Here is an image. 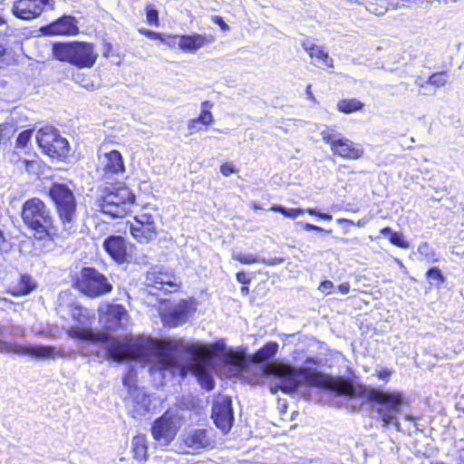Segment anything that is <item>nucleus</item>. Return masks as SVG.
<instances>
[{"label":"nucleus","mask_w":464,"mask_h":464,"mask_svg":"<svg viewBox=\"0 0 464 464\" xmlns=\"http://www.w3.org/2000/svg\"><path fill=\"white\" fill-rule=\"evenodd\" d=\"M296 225L299 227H296V230H299V229H305V230H314L316 232H320V233H323V232H332L331 229L327 230V229H324L318 226H315V225H312L308 222H303V221H300L298 223H296Z\"/></svg>","instance_id":"ea45409f"},{"label":"nucleus","mask_w":464,"mask_h":464,"mask_svg":"<svg viewBox=\"0 0 464 464\" xmlns=\"http://www.w3.org/2000/svg\"><path fill=\"white\" fill-rule=\"evenodd\" d=\"M35 140L43 152L52 158L65 159L70 153L69 141L53 127L46 126L38 130Z\"/></svg>","instance_id":"6e6552de"},{"label":"nucleus","mask_w":464,"mask_h":464,"mask_svg":"<svg viewBox=\"0 0 464 464\" xmlns=\"http://www.w3.org/2000/svg\"><path fill=\"white\" fill-rule=\"evenodd\" d=\"M426 81H424L421 77H418L414 83L416 85H418L420 88H422V89H425L426 87V84H429V82H425Z\"/></svg>","instance_id":"4d7b16f0"},{"label":"nucleus","mask_w":464,"mask_h":464,"mask_svg":"<svg viewBox=\"0 0 464 464\" xmlns=\"http://www.w3.org/2000/svg\"><path fill=\"white\" fill-rule=\"evenodd\" d=\"M55 205L60 221L65 231L71 230L76 218V198L72 190L63 183H53L48 192Z\"/></svg>","instance_id":"423d86ee"},{"label":"nucleus","mask_w":464,"mask_h":464,"mask_svg":"<svg viewBox=\"0 0 464 464\" xmlns=\"http://www.w3.org/2000/svg\"><path fill=\"white\" fill-rule=\"evenodd\" d=\"M233 258L235 260L239 261L242 264L245 265H250L254 263H263L266 266H277L279 264H282L285 259L282 257H275V258H260L256 256L251 255V254H245L242 252H235L233 253Z\"/></svg>","instance_id":"393cba45"},{"label":"nucleus","mask_w":464,"mask_h":464,"mask_svg":"<svg viewBox=\"0 0 464 464\" xmlns=\"http://www.w3.org/2000/svg\"><path fill=\"white\" fill-rule=\"evenodd\" d=\"M191 311V305L188 301H180L169 314L167 324L176 327L187 322Z\"/></svg>","instance_id":"b1692460"},{"label":"nucleus","mask_w":464,"mask_h":464,"mask_svg":"<svg viewBox=\"0 0 464 464\" xmlns=\"http://www.w3.org/2000/svg\"><path fill=\"white\" fill-rule=\"evenodd\" d=\"M180 284L174 274L163 271L162 267L151 268L146 274L145 285L151 295H157L153 290H162L165 294L177 292Z\"/></svg>","instance_id":"9d476101"},{"label":"nucleus","mask_w":464,"mask_h":464,"mask_svg":"<svg viewBox=\"0 0 464 464\" xmlns=\"http://www.w3.org/2000/svg\"><path fill=\"white\" fill-rule=\"evenodd\" d=\"M211 20L215 24L218 25L223 32H227L230 29L229 25L224 21L222 16L212 15Z\"/></svg>","instance_id":"c03bdc74"},{"label":"nucleus","mask_w":464,"mask_h":464,"mask_svg":"<svg viewBox=\"0 0 464 464\" xmlns=\"http://www.w3.org/2000/svg\"><path fill=\"white\" fill-rule=\"evenodd\" d=\"M22 167L25 169L26 171L30 172L32 170V168L36 162L34 160H23L21 161Z\"/></svg>","instance_id":"603ef678"},{"label":"nucleus","mask_w":464,"mask_h":464,"mask_svg":"<svg viewBox=\"0 0 464 464\" xmlns=\"http://www.w3.org/2000/svg\"><path fill=\"white\" fill-rule=\"evenodd\" d=\"M53 57L78 68H91L97 60L94 45L87 42H57L53 44Z\"/></svg>","instance_id":"20e7f679"},{"label":"nucleus","mask_w":464,"mask_h":464,"mask_svg":"<svg viewBox=\"0 0 464 464\" xmlns=\"http://www.w3.org/2000/svg\"><path fill=\"white\" fill-rule=\"evenodd\" d=\"M133 232H139V230L134 228V227L131 225L130 226V233H133Z\"/></svg>","instance_id":"774afa93"},{"label":"nucleus","mask_w":464,"mask_h":464,"mask_svg":"<svg viewBox=\"0 0 464 464\" xmlns=\"http://www.w3.org/2000/svg\"><path fill=\"white\" fill-rule=\"evenodd\" d=\"M334 287L332 281L324 280L319 285V290L324 294H330V291Z\"/></svg>","instance_id":"a18cd8bd"},{"label":"nucleus","mask_w":464,"mask_h":464,"mask_svg":"<svg viewBox=\"0 0 464 464\" xmlns=\"http://www.w3.org/2000/svg\"><path fill=\"white\" fill-rule=\"evenodd\" d=\"M136 382V374L132 370H130L125 376L123 377L122 383L124 387L127 388L128 392L130 393V390L132 389H140L135 384Z\"/></svg>","instance_id":"e433bc0d"},{"label":"nucleus","mask_w":464,"mask_h":464,"mask_svg":"<svg viewBox=\"0 0 464 464\" xmlns=\"http://www.w3.org/2000/svg\"><path fill=\"white\" fill-rule=\"evenodd\" d=\"M131 451L133 457L140 461L147 459L148 446L145 435H137L132 438Z\"/></svg>","instance_id":"a878e982"},{"label":"nucleus","mask_w":464,"mask_h":464,"mask_svg":"<svg viewBox=\"0 0 464 464\" xmlns=\"http://www.w3.org/2000/svg\"><path fill=\"white\" fill-rule=\"evenodd\" d=\"M131 235L134 236L136 238H138V237H146L145 234H140L139 235V234L132 233Z\"/></svg>","instance_id":"338daca9"},{"label":"nucleus","mask_w":464,"mask_h":464,"mask_svg":"<svg viewBox=\"0 0 464 464\" xmlns=\"http://www.w3.org/2000/svg\"><path fill=\"white\" fill-rule=\"evenodd\" d=\"M106 252L117 262L122 263L126 259L127 246L121 236L111 235L103 243Z\"/></svg>","instance_id":"f3484780"},{"label":"nucleus","mask_w":464,"mask_h":464,"mask_svg":"<svg viewBox=\"0 0 464 464\" xmlns=\"http://www.w3.org/2000/svg\"><path fill=\"white\" fill-rule=\"evenodd\" d=\"M140 32L142 34H144L151 39H158V40H160V37L161 34L160 33H157V32L147 30V29H140Z\"/></svg>","instance_id":"8fccbe9b"},{"label":"nucleus","mask_w":464,"mask_h":464,"mask_svg":"<svg viewBox=\"0 0 464 464\" xmlns=\"http://www.w3.org/2000/svg\"><path fill=\"white\" fill-rule=\"evenodd\" d=\"M320 217L324 219H331L332 218V216L327 213L321 214Z\"/></svg>","instance_id":"052dcab7"},{"label":"nucleus","mask_w":464,"mask_h":464,"mask_svg":"<svg viewBox=\"0 0 464 464\" xmlns=\"http://www.w3.org/2000/svg\"><path fill=\"white\" fill-rule=\"evenodd\" d=\"M160 41L170 48H174L177 45L180 48L181 35H167L161 34Z\"/></svg>","instance_id":"c9c22d12"},{"label":"nucleus","mask_w":464,"mask_h":464,"mask_svg":"<svg viewBox=\"0 0 464 464\" xmlns=\"http://www.w3.org/2000/svg\"><path fill=\"white\" fill-rule=\"evenodd\" d=\"M213 41L212 36H207L199 34L181 35L180 49L185 53H195L206 44Z\"/></svg>","instance_id":"5701e85b"},{"label":"nucleus","mask_w":464,"mask_h":464,"mask_svg":"<svg viewBox=\"0 0 464 464\" xmlns=\"http://www.w3.org/2000/svg\"><path fill=\"white\" fill-rule=\"evenodd\" d=\"M154 351L146 358H137L140 362L150 363L151 373L159 372L163 378L167 373L184 376L188 371L194 372L201 387L211 391L215 387L212 373L203 364L210 353V347L201 343H187L183 339H167L160 346L157 340L150 337Z\"/></svg>","instance_id":"7ed1b4c3"},{"label":"nucleus","mask_w":464,"mask_h":464,"mask_svg":"<svg viewBox=\"0 0 464 464\" xmlns=\"http://www.w3.org/2000/svg\"><path fill=\"white\" fill-rule=\"evenodd\" d=\"M301 45L308 53V54H310L311 52H313L314 49L317 46L315 44L311 43L308 39L302 41Z\"/></svg>","instance_id":"09e8293b"},{"label":"nucleus","mask_w":464,"mask_h":464,"mask_svg":"<svg viewBox=\"0 0 464 464\" xmlns=\"http://www.w3.org/2000/svg\"><path fill=\"white\" fill-rule=\"evenodd\" d=\"M270 210H272L274 212L280 213L283 216H285V218H295L304 214V209H302L300 208H287L281 205H274L273 207H271Z\"/></svg>","instance_id":"7c9ffc66"},{"label":"nucleus","mask_w":464,"mask_h":464,"mask_svg":"<svg viewBox=\"0 0 464 464\" xmlns=\"http://www.w3.org/2000/svg\"><path fill=\"white\" fill-rule=\"evenodd\" d=\"M54 0H16L12 6V14L21 20H33L47 8L54 9Z\"/></svg>","instance_id":"f8f14e48"},{"label":"nucleus","mask_w":464,"mask_h":464,"mask_svg":"<svg viewBox=\"0 0 464 464\" xmlns=\"http://www.w3.org/2000/svg\"><path fill=\"white\" fill-rule=\"evenodd\" d=\"M338 289L341 292V294L346 295L350 291V285H349V283H343L338 285Z\"/></svg>","instance_id":"5fc2aeb1"},{"label":"nucleus","mask_w":464,"mask_h":464,"mask_svg":"<svg viewBox=\"0 0 464 464\" xmlns=\"http://www.w3.org/2000/svg\"><path fill=\"white\" fill-rule=\"evenodd\" d=\"M72 316L77 322L67 330V334L80 341L78 349L83 356L95 354L115 362L146 358L154 351L150 337L138 336L127 342H121L108 334L93 329V313L87 308L75 305L72 308Z\"/></svg>","instance_id":"f03ea898"},{"label":"nucleus","mask_w":464,"mask_h":464,"mask_svg":"<svg viewBox=\"0 0 464 464\" xmlns=\"http://www.w3.org/2000/svg\"><path fill=\"white\" fill-rule=\"evenodd\" d=\"M392 372L391 370L382 369V370L377 372V376L379 379L385 380V379L390 378V376L392 375Z\"/></svg>","instance_id":"3c124183"},{"label":"nucleus","mask_w":464,"mask_h":464,"mask_svg":"<svg viewBox=\"0 0 464 464\" xmlns=\"http://www.w3.org/2000/svg\"><path fill=\"white\" fill-rule=\"evenodd\" d=\"M305 92H306V95H307V99L310 100V101H313L314 102H316V99L314 97V95L313 94L312 92V85L311 84H308L305 88Z\"/></svg>","instance_id":"6e6d98bb"},{"label":"nucleus","mask_w":464,"mask_h":464,"mask_svg":"<svg viewBox=\"0 0 464 464\" xmlns=\"http://www.w3.org/2000/svg\"><path fill=\"white\" fill-rule=\"evenodd\" d=\"M236 276L237 280L243 285H248L251 282V278L243 271L237 273Z\"/></svg>","instance_id":"49530a36"},{"label":"nucleus","mask_w":464,"mask_h":464,"mask_svg":"<svg viewBox=\"0 0 464 464\" xmlns=\"http://www.w3.org/2000/svg\"><path fill=\"white\" fill-rule=\"evenodd\" d=\"M11 247V244L8 242L5 234H0V250L7 252Z\"/></svg>","instance_id":"de8ad7c7"},{"label":"nucleus","mask_w":464,"mask_h":464,"mask_svg":"<svg viewBox=\"0 0 464 464\" xmlns=\"http://www.w3.org/2000/svg\"><path fill=\"white\" fill-rule=\"evenodd\" d=\"M82 293L91 297L106 295L112 290L107 277L93 267H83L77 281Z\"/></svg>","instance_id":"1a4fd4ad"},{"label":"nucleus","mask_w":464,"mask_h":464,"mask_svg":"<svg viewBox=\"0 0 464 464\" xmlns=\"http://www.w3.org/2000/svg\"><path fill=\"white\" fill-rule=\"evenodd\" d=\"M419 253L423 256L427 260H435L434 259V251L431 246H429L428 243H421L418 247Z\"/></svg>","instance_id":"58836bf2"},{"label":"nucleus","mask_w":464,"mask_h":464,"mask_svg":"<svg viewBox=\"0 0 464 464\" xmlns=\"http://www.w3.org/2000/svg\"><path fill=\"white\" fill-rule=\"evenodd\" d=\"M426 276L429 279H430L432 281H436V282H443L444 281L442 273L438 267L430 268L427 271Z\"/></svg>","instance_id":"a19ab883"},{"label":"nucleus","mask_w":464,"mask_h":464,"mask_svg":"<svg viewBox=\"0 0 464 464\" xmlns=\"http://www.w3.org/2000/svg\"><path fill=\"white\" fill-rule=\"evenodd\" d=\"M104 176L122 174L125 172L123 157L119 150H112L104 155Z\"/></svg>","instance_id":"6ab92c4d"},{"label":"nucleus","mask_w":464,"mask_h":464,"mask_svg":"<svg viewBox=\"0 0 464 464\" xmlns=\"http://www.w3.org/2000/svg\"><path fill=\"white\" fill-rule=\"evenodd\" d=\"M211 418L215 425L224 433L231 430L234 422V411L229 396L218 394L214 399Z\"/></svg>","instance_id":"9b49d317"},{"label":"nucleus","mask_w":464,"mask_h":464,"mask_svg":"<svg viewBox=\"0 0 464 464\" xmlns=\"http://www.w3.org/2000/svg\"><path fill=\"white\" fill-rule=\"evenodd\" d=\"M379 232H393L392 229L389 227H385L382 228Z\"/></svg>","instance_id":"680f3d73"},{"label":"nucleus","mask_w":464,"mask_h":464,"mask_svg":"<svg viewBox=\"0 0 464 464\" xmlns=\"http://www.w3.org/2000/svg\"><path fill=\"white\" fill-rule=\"evenodd\" d=\"M331 150L334 155L349 160L360 159L363 154V150L360 145L354 144L344 137Z\"/></svg>","instance_id":"a211bd4d"},{"label":"nucleus","mask_w":464,"mask_h":464,"mask_svg":"<svg viewBox=\"0 0 464 464\" xmlns=\"http://www.w3.org/2000/svg\"><path fill=\"white\" fill-rule=\"evenodd\" d=\"M311 58H316L324 65L327 67H334V60L329 56L328 53L325 52L322 47L316 46L313 52L309 54Z\"/></svg>","instance_id":"c756f323"},{"label":"nucleus","mask_w":464,"mask_h":464,"mask_svg":"<svg viewBox=\"0 0 464 464\" xmlns=\"http://www.w3.org/2000/svg\"><path fill=\"white\" fill-rule=\"evenodd\" d=\"M212 106V103L208 101L202 102L201 107L202 111L198 119L191 121L188 123L189 130H196L198 124L202 123L204 125H208L213 121L212 113L209 111V108Z\"/></svg>","instance_id":"bb28decb"},{"label":"nucleus","mask_w":464,"mask_h":464,"mask_svg":"<svg viewBox=\"0 0 464 464\" xmlns=\"http://www.w3.org/2000/svg\"><path fill=\"white\" fill-rule=\"evenodd\" d=\"M9 61L10 58L6 48L3 44H0V68H4L8 65Z\"/></svg>","instance_id":"37998d69"},{"label":"nucleus","mask_w":464,"mask_h":464,"mask_svg":"<svg viewBox=\"0 0 464 464\" xmlns=\"http://www.w3.org/2000/svg\"><path fill=\"white\" fill-rule=\"evenodd\" d=\"M364 104L357 99H343L337 103V108L341 112L352 113L362 110Z\"/></svg>","instance_id":"cd10ccee"},{"label":"nucleus","mask_w":464,"mask_h":464,"mask_svg":"<svg viewBox=\"0 0 464 464\" xmlns=\"http://www.w3.org/2000/svg\"><path fill=\"white\" fill-rule=\"evenodd\" d=\"M112 51V44L110 43H105L102 49V55L104 57H109Z\"/></svg>","instance_id":"864d4df0"},{"label":"nucleus","mask_w":464,"mask_h":464,"mask_svg":"<svg viewBox=\"0 0 464 464\" xmlns=\"http://www.w3.org/2000/svg\"><path fill=\"white\" fill-rule=\"evenodd\" d=\"M44 35H75L79 32L77 21L72 15L63 14L55 21L41 27Z\"/></svg>","instance_id":"4468645a"},{"label":"nucleus","mask_w":464,"mask_h":464,"mask_svg":"<svg viewBox=\"0 0 464 464\" xmlns=\"http://www.w3.org/2000/svg\"><path fill=\"white\" fill-rule=\"evenodd\" d=\"M3 352H13L16 354L29 355L36 359H52L56 354H61V353H56L55 348L53 346L10 343L0 339V353Z\"/></svg>","instance_id":"ddd939ff"},{"label":"nucleus","mask_w":464,"mask_h":464,"mask_svg":"<svg viewBox=\"0 0 464 464\" xmlns=\"http://www.w3.org/2000/svg\"><path fill=\"white\" fill-rule=\"evenodd\" d=\"M389 241L401 248L407 249L410 247V243L404 238L403 234H386Z\"/></svg>","instance_id":"f704fd0d"},{"label":"nucleus","mask_w":464,"mask_h":464,"mask_svg":"<svg viewBox=\"0 0 464 464\" xmlns=\"http://www.w3.org/2000/svg\"><path fill=\"white\" fill-rule=\"evenodd\" d=\"M405 419H406L407 420H410V421H413V420H415V418H414L412 415H410V414H407V415L405 416Z\"/></svg>","instance_id":"0e129e2a"},{"label":"nucleus","mask_w":464,"mask_h":464,"mask_svg":"<svg viewBox=\"0 0 464 464\" xmlns=\"http://www.w3.org/2000/svg\"><path fill=\"white\" fill-rule=\"evenodd\" d=\"M276 342H268L253 356L260 364V371L270 372L276 380V387H271L272 393L280 389L284 393L295 392L302 385L316 387L334 393L345 401V406L353 411L359 410L366 401L374 404V410L382 421L383 427L392 425L400 430L398 414L406 403L401 392L382 390L362 384H355L343 377H333L311 367H295L288 363L269 366L270 361L278 351Z\"/></svg>","instance_id":"f257e3e1"},{"label":"nucleus","mask_w":464,"mask_h":464,"mask_svg":"<svg viewBox=\"0 0 464 464\" xmlns=\"http://www.w3.org/2000/svg\"><path fill=\"white\" fill-rule=\"evenodd\" d=\"M321 136H322V139L326 143L330 144L331 149L343 138L342 133L337 132L332 127H326L324 130H323L321 131Z\"/></svg>","instance_id":"c85d7f7f"},{"label":"nucleus","mask_w":464,"mask_h":464,"mask_svg":"<svg viewBox=\"0 0 464 464\" xmlns=\"http://www.w3.org/2000/svg\"><path fill=\"white\" fill-rule=\"evenodd\" d=\"M15 131V129L14 127V124L12 122H3L0 124V144L6 143L14 132Z\"/></svg>","instance_id":"2f4dec72"},{"label":"nucleus","mask_w":464,"mask_h":464,"mask_svg":"<svg viewBox=\"0 0 464 464\" xmlns=\"http://www.w3.org/2000/svg\"><path fill=\"white\" fill-rule=\"evenodd\" d=\"M5 24H6V20L3 15L0 14V26L4 25Z\"/></svg>","instance_id":"e2e57ef3"},{"label":"nucleus","mask_w":464,"mask_h":464,"mask_svg":"<svg viewBox=\"0 0 464 464\" xmlns=\"http://www.w3.org/2000/svg\"><path fill=\"white\" fill-rule=\"evenodd\" d=\"M146 19L150 24H159V11L153 5H147L145 7Z\"/></svg>","instance_id":"72a5a7b5"},{"label":"nucleus","mask_w":464,"mask_h":464,"mask_svg":"<svg viewBox=\"0 0 464 464\" xmlns=\"http://www.w3.org/2000/svg\"><path fill=\"white\" fill-rule=\"evenodd\" d=\"M130 412L134 419L145 417L150 410V400L142 389H132L129 393Z\"/></svg>","instance_id":"dca6fc26"},{"label":"nucleus","mask_w":464,"mask_h":464,"mask_svg":"<svg viewBox=\"0 0 464 464\" xmlns=\"http://www.w3.org/2000/svg\"><path fill=\"white\" fill-rule=\"evenodd\" d=\"M126 316L127 311L121 304L108 305L104 314L105 327L111 331H116Z\"/></svg>","instance_id":"aec40b11"},{"label":"nucleus","mask_w":464,"mask_h":464,"mask_svg":"<svg viewBox=\"0 0 464 464\" xmlns=\"http://www.w3.org/2000/svg\"><path fill=\"white\" fill-rule=\"evenodd\" d=\"M458 464H464V450L459 453Z\"/></svg>","instance_id":"bf43d9fd"},{"label":"nucleus","mask_w":464,"mask_h":464,"mask_svg":"<svg viewBox=\"0 0 464 464\" xmlns=\"http://www.w3.org/2000/svg\"><path fill=\"white\" fill-rule=\"evenodd\" d=\"M183 440L185 445L193 450L205 449L212 444V440L208 436V430L204 429L193 430L185 436Z\"/></svg>","instance_id":"412c9836"},{"label":"nucleus","mask_w":464,"mask_h":464,"mask_svg":"<svg viewBox=\"0 0 464 464\" xmlns=\"http://www.w3.org/2000/svg\"><path fill=\"white\" fill-rule=\"evenodd\" d=\"M446 72H437L432 73L425 82H429V84L433 85L435 87H442L447 83V80L445 78Z\"/></svg>","instance_id":"473e14b6"},{"label":"nucleus","mask_w":464,"mask_h":464,"mask_svg":"<svg viewBox=\"0 0 464 464\" xmlns=\"http://www.w3.org/2000/svg\"><path fill=\"white\" fill-rule=\"evenodd\" d=\"M337 221H338V222H343V223H345V224H347V225H350V226H353V222H350V221H348V220H341V219H338Z\"/></svg>","instance_id":"69168bd1"},{"label":"nucleus","mask_w":464,"mask_h":464,"mask_svg":"<svg viewBox=\"0 0 464 464\" xmlns=\"http://www.w3.org/2000/svg\"><path fill=\"white\" fill-rule=\"evenodd\" d=\"M22 218L27 227L35 232L56 229L50 208L38 198H30L23 204Z\"/></svg>","instance_id":"0eeeda50"},{"label":"nucleus","mask_w":464,"mask_h":464,"mask_svg":"<svg viewBox=\"0 0 464 464\" xmlns=\"http://www.w3.org/2000/svg\"><path fill=\"white\" fill-rule=\"evenodd\" d=\"M37 288L36 281L28 274H22L19 276L18 282L12 284L7 293L14 296L28 295Z\"/></svg>","instance_id":"4be33fe9"},{"label":"nucleus","mask_w":464,"mask_h":464,"mask_svg":"<svg viewBox=\"0 0 464 464\" xmlns=\"http://www.w3.org/2000/svg\"><path fill=\"white\" fill-rule=\"evenodd\" d=\"M99 200L101 210L113 218L125 216L127 206L135 202V194L124 184L117 183L106 186Z\"/></svg>","instance_id":"39448f33"},{"label":"nucleus","mask_w":464,"mask_h":464,"mask_svg":"<svg viewBox=\"0 0 464 464\" xmlns=\"http://www.w3.org/2000/svg\"><path fill=\"white\" fill-rule=\"evenodd\" d=\"M220 172L223 176L228 177L231 174H234L237 172L236 167L231 162H225L220 167Z\"/></svg>","instance_id":"79ce46f5"},{"label":"nucleus","mask_w":464,"mask_h":464,"mask_svg":"<svg viewBox=\"0 0 464 464\" xmlns=\"http://www.w3.org/2000/svg\"><path fill=\"white\" fill-rule=\"evenodd\" d=\"M151 432L156 440L163 445H169L177 433V428L169 417L163 415L154 421Z\"/></svg>","instance_id":"2eb2a0df"},{"label":"nucleus","mask_w":464,"mask_h":464,"mask_svg":"<svg viewBox=\"0 0 464 464\" xmlns=\"http://www.w3.org/2000/svg\"><path fill=\"white\" fill-rule=\"evenodd\" d=\"M240 292H241V294H242V295H248V293H249V288H248V286H246V285H244L240 288Z\"/></svg>","instance_id":"13d9d810"},{"label":"nucleus","mask_w":464,"mask_h":464,"mask_svg":"<svg viewBox=\"0 0 464 464\" xmlns=\"http://www.w3.org/2000/svg\"><path fill=\"white\" fill-rule=\"evenodd\" d=\"M33 136V130L21 131L16 139V147L25 148Z\"/></svg>","instance_id":"4c0bfd02"}]
</instances>
